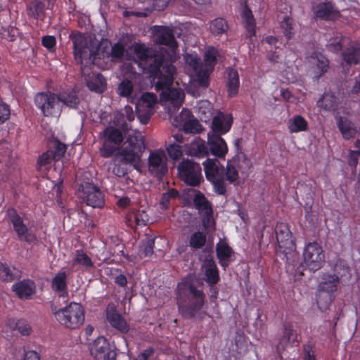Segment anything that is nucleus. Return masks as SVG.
<instances>
[{"instance_id": "1", "label": "nucleus", "mask_w": 360, "mask_h": 360, "mask_svg": "<svg viewBox=\"0 0 360 360\" xmlns=\"http://www.w3.org/2000/svg\"><path fill=\"white\" fill-rule=\"evenodd\" d=\"M70 39L72 43L75 60L80 65L81 72L88 88L92 91L103 93L105 89V77L101 73L90 75L89 72L90 67L95 64L98 53L90 47L88 39L82 32H72Z\"/></svg>"}, {"instance_id": "2", "label": "nucleus", "mask_w": 360, "mask_h": 360, "mask_svg": "<svg viewBox=\"0 0 360 360\" xmlns=\"http://www.w3.org/2000/svg\"><path fill=\"white\" fill-rule=\"evenodd\" d=\"M205 294L194 285L184 282L176 288V303L179 314L185 319H192L205 303Z\"/></svg>"}, {"instance_id": "3", "label": "nucleus", "mask_w": 360, "mask_h": 360, "mask_svg": "<svg viewBox=\"0 0 360 360\" xmlns=\"http://www.w3.org/2000/svg\"><path fill=\"white\" fill-rule=\"evenodd\" d=\"M176 72L175 67L166 65L165 70L160 75L153 78L157 91H162L160 96L166 101H169L175 107L182 104L184 93L181 89L171 88L174 82V75Z\"/></svg>"}, {"instance_id": "4", "label": "nucleus", "mask_w": 360, "mask_h": 360, "mask_svg": "<svg viewBox=\"0 0 360 360\" xmlns=\"http://www.w3.org/2000/svg\"><path fill=\"white\" fill-rule=\"evenodd\" d=\"M134 53L137 58L144 63L150 77L153 78L160 75L165 70L166 65L172 64L167 56L161 53L152 54V51L146 48L143 44L135 45Z\"/></svg>"}, {"instance_id": "5", "label": "nucleus", "mask_w": 360, "mask_h": 360, "mask_svg": "<svg viewBox=\"0 0 360 360\" xmlns=\"http://www.w3.org/2000/svg\"><path fill=\"white\" fill-rule=\"evenodd\" d=\"M58 321L67 328L76 329L84 321V311L82 306L76 302H71L68 307L54 312Z\"/></svg>"}, {"instance_id": "6", "label": "nucleus", "mask_w": 360, "mask_h": 360, "mask_svg": "<svg viewBox=\"0 0 360 360\" xmlns=\"http://www.w3.org/2000/svg\"><path fill=\"white\" fill-rule=\"evenodd\" d=\"M145 148L143 137L140 133H136L128 136L120 148L119 155L122 157L124 162L135 165L139 162Z\"/></svg>"}, {"instance_id": "7", "label": "nucleus", "mask_w": 360, "mask_h": 360, "mask_svg": "<svg viewBox=\"0 0 360 360\" xmlns=\"http://www.w3.org/2000/svg\"><path fill=\"white\" fill-rule=\"evenodd\" d=\"M206 179L212 183L214 190L219 195H225L226 186L224 178V169L220 166L219 162L216 159L207 158L203 162Z\"/></svg>"}, {"instance_id": "8", "label": "nucleus", "mask_w": 360, "mask_h": 360, "mask_svg": "<svg viewBox=\"0 0 360 360\" xmlns=\"http://www.w3.org/2000/svg\"><path fill=\"white\" fill-rule=\"evenodd\" d=\"M276 240L278 250L285 255L286 261L290 263L297 257L295 252V243L287 224L281 223L276 227Z\"/></svg>"}, {"instance_id": "9", "label": "nucleus", "mask_w": 360, "mask_h": 360, "mask_svg": "<svg viewBox=\"0 0 360 360\" xmlns=\"http://www.w3.org/2000/svg\"><path fill=\"white\" fill-rule=\"evenodd\" d=\"M177 170L179 179L188 186L196 187L203 181L200 164L193 160L183 159L179 162Z\"/></svg>"}, {"instance_id": "10", "label": "nucleus", "mask_w": 360, "mask_h": 360, "mask_svg": "<svg viewBox=\"0 0 360 360\" xmlns=\"http://www.w3.org/2000/svg\"><path fill=\"white\" fill-rule=\"evenodd\" d=\"M78 195L83 202L94 208H101L105 205L103 193L91 183L82 184L78 189Z\"/></svg>"}, {"instance_id": "11", "label": "nucleus", "mask_w": 360, "mask_h": 360, "mask_svg": "<svg viewBox=\"0 0 360 360\" xmlns=\"http://www.w3.org/2000/svg\"><path fill=\"white\" fill-rule=\"evenodd\" d=\"M304 262L310 271L320 269L325 262V255L322 248L316 242L309 243L303 252Z\"/></svg>"}, {"instance_id": "12", "label": "nucleus", "mask_w": 360, "mask_h": 360, "mask_svg": "<svg viewBox=\"0 0 360 360\" xmlns=\"http://www.w3.org/2000/svg\"><path fill=\"white\" fill-rule=\"evenodd\" d=\"M91 355L96 360H115L116 352L104 337H98L89 345Z\"/></svg>"}, {"instance_id": "13", "label": "nucleus", "mask_w": 360, "mask_h": 360, "mask_svg": "<svg viewBox=\"0 0 360 360\" xmlns=\"http://www.w3.org/2000/svg\"><path fill=\"white\" fill-rule=\"evenodd\" d=\"M36 106L45 116L54 115L58 112L57 94L39 93L34 98Z\"/></svg>"}, {"instance_id": "14", "label": "nucleus", "mask_w": 360, "mask_h": 360, "mask_svg": "<svg viewBox=\"0 0 360 360\" xmlns=\"http://www.w3.org/2000/svg\"><path fill=\"white\" fill-rule=\"evenodd\" d=\"M7 215L9 221L13 226L19 240H24L28 243H33L37 240L36 236L28 231L27 226L23 223L22 219L14 209H8Z\"/></svg>"}, {"instance_id": "15", "label": "nucleus", "mask_w": 360, "mask_h": 360, "mask_svg": "<svg viewBox=\"0 0 360 360\" xmlns=\"http://www.w3.org/2000/svg\"><path fill=\"white\" fill-rule=\"evenodd\" d=\"M167 160L163 150L150 152L148 158L149 172L158 178L164 176L168 171Z\"/></svg>"}, {"instance_id": "16", "label": "nucleus", "mask_w": 360, "mask_h": 360, "mask_svg": "<svg viewBox=\"0 0 360 360\" xmlns=\"http://www.w3.org/2000/svg\"><path fill=\"white\" fill-rule=\"evenodd\" d=\"M174 120L176 125L181 127L183 131L186 134H196L202 130L198 120L186 108H184Z\"/></svg>"}, {"instance_id": "17", "label": "nucleus", "mask_w": 360, "mask_h": 360, "mask_svg": "<svg viewBox=\"0 0 360 360\" xmlns=\"http://www.w3.org/2000/svg\"><path fill=\"white\" fill-rule=\"evenodd\" d=\"M125 118L129 122L134 120L135 114L134 113L133 108L129 105L124 107V112L120 111L115 112L113 119V123L115 127L120 128L122 132L127 133L131 127L126 122Z\"/></svg>"}, {"instance_id": "18", "label": "nucleus", "mask_w": 360, "mask_h": 360, "mask_svg": "<svg viewBox=\"0 0 360 360\" xmlns=\"http://www.w3.org/2000/svg\"><path fill=\"white\" fill-rule=\"evenodd\" d=\"M207 148L209 152L218 158H224L227 153L228 148L225 141L219 135L208 134Z\"/></svg>"}, {"instance_id": "19", "label": "nucleus", "mask_w": 360, "mask_h": 360, "mask_svg": "<svg viewBox=\"0 0 360 360\" xmlns=\"http://www.w3.org/2000/svg\"><path fill=\"white\" fill-rule=\"evenodd\" d=\"M232 117L225 115L222 113L218 114L214 116L212 122V134L219 135L226 134L228 132L232 125Z\"/></svg>"}, {"instance_id": "20", "label": "nucleus", "mask_w": 360, "mask_h": 360, "mask_svg": "<svg viewBox=\"0 0 360 360\" xmlns=\"http://www.w3.org/2000/svg\"><path fill=\"white\" fill-rule=\"evenodd\" d=\"M297 341L296 330H295L292 324L285 323L283 326L282 335L278 340L277 351L280 352L281 350H284L290 344Z\"/></svg>"}, {"instance_id": "21", "label": "nucleus", "mask_w": 360, "mask_h": 360, "mask_svg": "<svg viewBox=\"0 0 360 360\" xmlns=\"http://www.w3.org/2000/svg\"><path fill=\"white\" fill-rule=\"evenodd\" d=\"M106 318L112 327L122 333L126 334L129 330V325L124 318L113 307L108 308Z\"/></svg>"}, {"instance_id": "22", "label": "nucleus", "mask_w": 360, "mask_h": 360, "mask_svg": "<svg viewBox=\"0 0 360 360\" xmlns=\"http://www.w3.org/2000/svg\"><path fill=\"white\" fill-rule=\"evenodd\" d=\"M314 13L315 18L324 20H333L339 16V12L331 2L319 4Z\"/></svg>"}, {"instance_id": "23", "label": "nucleus", "mask_w": 360, "mask_h": 360, "mask_svg": "<svg viewBox=\"0 0 360 360\" xmlns=\"http://www.w3.org/2000/svg\"><path fill=\"white\" fill-rule=\"evenodd\" d=\"M205 269L204 280L210 285L216 284L219 280V271L214 261L212 259H206L202 265Z\"/></svg>"}, {"instance_id": "24", "label": "nucleus", "mask_w": 360, "mask_h": 360, "mask_svg": "<svg viewBox=\"0 0 360 360\" xmlns=\"http://www.w3.org/2000/svg\"><path fill=\"white\" fill-rule=\"evenodd\" d=\"M13 290L19 297L28 299L35 292V285L33 281L24 280L14 284Z\"/></svg>"}, {"instance_id": "25", "label": "nucleus", "mask_w": 360, "mask_h": 360, "mask_svg": "<svg viewBox=\"0 0 360 360\" xmlns=\"http://www.w3.org/2000/svg\"><path fill=\"white\" fill-rule=\"evenodd\" d=\"M155 42L159 44L167 46L171 49L177 48V42L173 32L168 27H162L159 30L156 36Z\"/></svg>"}, {"instance_id": "26", "label": "nucleus", "mask_w": 360, "mask_h": 360, "mask_svg": "<svg viewBox=\"0 0 360 360\" xmlns=\"http://www.w3.org/2000/svg\"><path fill=\"white\" fill-rule=\"evenodd\" d=\"M336 120L338 127L345 139L354 137L356 134V129L354 123L342 116L337 117Z\"/></svg>"}, {"instance_id": "27", "label": "nucleus", "mask_w": 360, "mask_h": 360, "mask_svg": "<svg viewBox=\"0 0 360 360\" xmlns=\"http://www.w3.org/2000/svg\"><path fill=\"white\" fill-rule=\"evenodd\" d=\"M340 281L332 274H325L321 277V281L319 284L318 290L326 291L334 294L337 290L338 285Z\"/></svg>"}, {"instance_id": "28", "label": "nucleus", "mask_w": 360, "mask_h": 360, "mask_svg": "<svg viewBox=\"0 0 360 360\" xmlns=\"http://www.w3.org/2000/svg\"><path fill=\"white\" fill-rule=\"evenodd\" d=\"M193 203L196 209L204 212L207 217H211L213 210L210 202L200 191H198L193 198Z\"/></svg>"}, {"instance_id": "29", "label": "nucleus", "mask_w": 360, "mask_h": 360, "mask_svg": "<svg viewBox=\"0 0 360 360\" xmlns=\"http://www.w3.org/2000/svg\"><path fill=\"white\" fill-rule=\"evenodd\" d=\"M342 59L348 65L360 63V46L351 45L342 53Z\"/></svg>"}, {"instance_id": "30", "label": "nucleus", "mask_w": 360, "mask_h": 360, "mask_svg": "<svg viewBox=\"0 0 360 360\" xmlns=\"http://www.w3.org/2000/svg\"><path fill=\"white\" fill-rule=\"evenodd\" d=\"M335 278L340 281H348L351 278L350 268L344 260H338L333 267Z\"/></svg>"}, {"instance_id": "31", "label": "nucleus", "mask_w": 360, "mask_h": 360, "mask_svg": "<svg viewBox=\"0 0 360 360\" xmlns=\"http://www.w3.org/2000/svg\"><path fill=\"white\" fill-rule=\"evenodd\" d=\"M57 98L58 103L61 102L64 105L72 108H77L79 103V98L77 93L73 90L60 93L57 95Z\"/></svg>"}, {"instance_id": "32", "label": "nucleus", "mask_w": 360, "mask_h": 360, "mask_svg": "<svg viewBox=\"0 0 360 360\" xmlns=\"http://www.w3.org/2000/svg\"><path fill=\"white\" fill-rule=\"evenodd\" d=\"M227 82L229 96L232 97L238 94L239 88V77L236 70L229 69L227 70Z\"/></svg>"}, {"instance_id": "33", "label": "nucleus", "mask_w": 360, "mask_h": 360, "mask_svg": "<svg viewBox=\"0 0 360 360\" xmlns=\"http://www.w3.org/2000/svg\"><path fill=\"white\" fill-rule=\"evenodd\" d=\"M241 17L243 20L244 26L248 32L247 37L251 39L255 34V20L251 10L245 6L243 11Z\"/></svg>"}, {"instance_id": "34", "label": "nucleus", "mask_w": 360, "mask_h": 360, "mask_svg": "<svg viewBox=\"0 0 360 360\" xmlns=\"http://www.w3.org/2000/svg\"><path fill=\"white\" fill-rule=\"evenodd\" d=\"M20 271L15 267L11 268L7 264L0 262V279L10 282L20 277Z\"/></svg>"}, {"instance_id": "35", "label": "nucleus", "mask_w": 360, "mask_h": 360, "mask_svg": "<svg viewBox=\"0 0 360 360\" xmlns=\"http://www.w3.org/2000/svg\"><path fill=\"white\" fill-rule=\"evenodd\" d=\"M47 8H50L49 0H34L30 6L31 15L34 18H43L45 16L46 4Z\"/></svg>"}, {"instance_id": "36", "label": "nucleus", "mask_w": 360, "mask_h": 360, "mask_svg": "<svg viewBox=\"0 0 360 360\" xmlns=\"http://www.w3.org/2000/svg\"><path fill=\"white\" fill-rule=\"evenodd\" d=\"M334 297V294L331 292L317 290L316 303L318 307L321 311L326 310L331 304Z\"/></svg>"}, {"instance_id": "37", "label": "nucleus", "mask_w": 360, "mask_h": 360, "mask_svg": "<svg viewBox=\"0 0 360 360\" xmlns=\"http://www.w3.org/2000/svg\"><path fill=\"white\" fill-rule=\"evenodd\" d=\"M103 133L107 139L106 141L116 146H120L123 141L122 132L117 128L108 127L105 129Z\"/></svg>"}, {"instance_id": "38", "label": "nucleus", "mask_w": 360, "mask_h": 360, "mask_svg": "<svg viewBox=\"0 0 360 360\" xmlns=\"http://www.w3.org/2000/svg\"><path fill=\"white\" fill-rule=\"evenodd\" d=\"M179 193L175 188H171L167 192L164 193L159 202L160 208L162 210L169 209L171 200L179 197Z\"/></svg>"}, {"instance_id": "39", "label": "nucleus", "mask_w": 360, "mask_h": 360, "mask_svg": "<svg viewBox=\"0 0 360 360\" xmlns=\"http://www.w3.org/2000/svg\"><path fill=\"white\" fill-rule=\"evenodd\" d=\"M206 235L202 231L193 233L189 239V246L191 249L197 250L202 248L206 243Z\"/></svg>"}, {"instance_id": "40", "label": "nucleus", "mask_w": 360, "mask_h": 360, "mask_svg": "<svg viewBox=\"0 0 360 360\" xmlns=\"http://www.w3.org/2000/svg\"><path fill=\"white\" fill-rule=\"evenodd\" d=\"M156 101L157 97L154 94L145 93L138 100L136 106L138 108L152 110V108L155 104Z\"/></svg>"}, {"instance_id": "41", "label": "nucleus", "mask_w": 360, "mask_h": 360, "mask_svg": "<svg viewBox=\"0 0 360 360\" xmlns=\"http://www.w3.org/2000/svg\"><path fill=\"white\" fill-rule=\"evenodd\" d=\"M67 274L65 272H59L52 281V288L58 292H63L67 289Z\"/></svg>"}, {"instance_id": "42", "label": "nucleus", "mask_w": 360, "mask_h": 360, "mask_svg": "<svg viewBox=\"0 0 360 360\" xmlns=\"http://www.w3.org/2000/svg\"><path fill=\"white\" fill-rule=\"evenodd\" d=\"M227 22L221 18L213 20L211 22L210 30L213 34H221L228 30Z\"/></svg>"}, {"instance_id": "43", "label": "nucleus", "mask_w": 360, "mask_h": 360, "mask_svg": "<svg viewBox=\"0 0 360 360\" xmlns=\"http://www.w3.org/2000/svg\"><path fill=\"white\" fill-rule=\"evenodd\" d=\"M217 255L219 261L229 260L232 254L233 250L226 243L220 242L217 245Z\"/></svg>"}, {"instance_id": "44", "label": "nucleus", "mask_w": 360, "mask_h": 360, "mask_svg": "<svg viewBox=\"0 0 360 360\" xmlns=\"http://www.w3.org/2000/svg\"><path fill=\"white\" fill-rule=\"evenodd\" d=\"M129 221H134L136 226H146L149 217L145 210H138L129 216Z\"/></svg>"}, {"instance_id": "45", "label": "nucleus", "mask_w": 360, "mask_h": 360, "mask_svg": "<svg viewBox=\"0 0 360 360\" xmlns=\"http://www.w3.org/2000/svg\"><path fill=\"white\" fill-rule=\"evenodd\" d=\"M53 150H49L54 160H59L61 159L67 150L66 145L61 143L58 139L53 141Z\"/></svg>"}, {"instance_id": "46", "label": "nucleus", "mask_w": 360, "mask_h": 360, "mask_svg": "<svg viewBox=\"0 0 360 360\" xmlns=\"http://www.w3.org/2000/svg\"><path fill=\"white\" fill-rule=\"evenodd\" d=\"M134 85L131 81L124 79L118 85L117 93L122 97H128L133 91Z\"/></svg>"}, {"instance_id": "47", "label": "nucleus", "mask_w": 360, "mask_h": 360, "mask_svg": "<svg viewBox=\"0 0 360 360\" xmlns=\"http://www.w3.org/2000/svg\"><path fill=\"white\" fill-rule=\"evenodd\" d=\"M292 132L304 131L307 128V122L301 115H296L293 118V122L289 127Z\"/></svg>"}, {"instance_id": "48", "label": "nucleus", "mask_w": 360, "mask_h": 360, "mask_svg": "<svg viewBox=\"0 0 360 360\" xmlns=\"http://www.w3.org/2000/svg\"><path fill=\"white\" fill-rule=\"evenodd\" d=\"M292 22L293 20L292 18L285 16L284 17L283 21L281 22V27L283 30V32L288 39H291L294 35Z\"/></svg>"}, {"instance_id": "49", "label": "nucleus", "mask_w": 360, "mask_h": 360, "mask_svg": "<svg viewBox=\"0 0 360 360\" xmlns=\"http://www.w3.org/2000/svg\"><path fill=\"white\" fill-rule=\"evenodd\" d=\"M217 60L214 50H209L205 53L203 69L212 71Z\"/></svg>"}, {"instance_id": "50", "label": "nucleus", "mask_w": 360, "mask_h": 360, "mask_svg": "<svg viewBox=\"0 0 360 360\" xmlns=\"http://www.w3.org/2000/svg\"><path fill=\"white\" fill-rule=\"evenodd\" d=\"M212 71H208V70L202 69L198 72H195L197 75V82L200 86L202 88H207L210 84V74Z\"/></svg>"}, {"instance_id": "51", "label": "nucleus", "mask_w": 360, "mask_h": 360, "mask_svg": "<svg viewBox=\"0 0 360 360\" xmlns=\"http://www.w3.org/2000/svg\"><path fill=\"white\" fill-rule=\"evenodd\" d=\"M186 63L193 68L194 72H198L200 70L203 69V64L201 60L197 56L187 54L185 56Z\"/></svg>"}, {"instance_id": "52", "label": "nucleus", "mask_w": 360, "mask_h": 360, "mask_svg": "<svg viewBox=\"0 0 360 360\" xmlns=\"http://www.w3.org/2000/svg\"><path fill=\"white\" fill-rule=\"evenodd\" d=\"M166 149L169 156L173 160H178L183 155L181 146L175 143L169 144Z\"/></svg>"}, {"instance_id": "53", "label": "nucleus", "mask_w": 360, "mask_h": 360, "mask_svg": "<svg viewBox=\"0 0 360 360\" xmlns=\"http://www.w3.org/2000/svg\"><path fill=\"white\" fill-rule=\"evenodd\" d=\"M136 115L140 122L143 124H146L149 122L151 116L153 114V110L150 109L138 108L136 106Z\"/></svg>"}, {"instance_id": "54", "label": "nucleus", "mask_w": 360, "mask_h": 360, "mask_svg": "<svg viewBox=\"0 0 360 360\" xmlns=\"http://www.w3.org/2000/svg\"><path fill=\"white\" fill-rule=\"evenodd\" d=\"M225 176L226 179L229 183L236 184L238 179V170L233 165L228 164L226 172L224 171V176Z\"/></svg>"}, {"instance_id": "55", "label": "nucleus", "mask_w": 360, "mask_h": 360, "mask_svg": "<svg viewBox=\"0 0 360 360\" xmlns=\"http://www.w3.org/2000/svg\"><path fill=\"white\" fill-rule=\"evenodd\" d=\"M154 239L148 238L140 249V254L143 257H149L151 256L153 253L154 248Z\"/></svg>"}, {"instance_id": "56", "label": "nucleus", "mask_w": 360, "mask_h": 360, "mask_svg": "<svg viewBox=\"0 0 360 360\" xmlns=\"http://www.w3.org/2000/svg\"><path fill=\"white\" fill-rule=\"evenodd\" d=\"M332 96L324 95L317 102L319 107L323 108L326 110H331L335 108V105L332 103Z\"/></svg>"}, {"instance_id": "57", "label": "nucleus", "mask_w": 360, "mask_h": 360, "mask_svg": "<svg viewBox=\"0 0 360 360\" xmlns=\"http://www.w3.org/2000/svg\"><path fill=\"white\" fill-rule=\"evenodd\" d=\"M192 154L196 158L207 157L209 154L207 145H205L204 143L198 144L196 147L193 148Z\"/></svg>"}, {"instance_id": "58", "label": "nucleus", "mask_w": 360, "mask_h": 360, "mask_svg": "<svg viewBox=\"0 0 360 360\" xmlns=\"http://www.w3.org/2000/svg\"><path fill=\"white\" fill-rule=\"evenodd\" d=\"M75 261L77 263L86 267H91L94 266V264L90 257L82 252H77Z\"/></svg>"}, {"instance_id": "59", "label": "nucleus", "mask_w": 360, "mask_h": 360, "mask_svg": "<svg viewBox=\"0 0 360 360\" xmlns=\"http://www.w3.org/2000/svg\"><path fill=\"white\" fill-rule=\"evenodd\" d=\"M125 49L120 43H116L111 47L110 56L113 59L122 58Z\"/></svg>"}, {"instance_id": "60", "label": "nucleus", "mask_w": 360, "mask_h": 360, "mask_svg": "<svg viewBox=\"0 0 360 360\" xmlns=\"http://www.w3.org/2000/svg\"><path fill=\"white\" fill-rule=\"evenodd\" d=\"M303 360H316L314 345L308 343L303 346Z\"/></svg>"}, {"instance_id": "61", "label": "nucleus", "mask_w": 360, "mask_h": 360, "mask_svg": "<svg viewBox=\"0 0 360 360\" xmlns=\"http://www.w3.org/2000/svg\"><path fill=\"white\" fill-rule=\"evenodd\" d=\"M10 115L9 106L0 101V124L6 122L9 118Z\"/></svg>"}, {"instance_id": "62", "label": "nucleus", "mask_w": 360, "mask_h": 360, "mask_svg": "<svg viewBox=\"0 0 360 360\" xmlns=\"http://www.w3.org/2000/svg\"><path fill=\"white\" fill-rule=\"evenodd\" d=\"M111 142L105 141L101 149V154L105 158L110 157L116 150L117 147L111 146Z\"/></svg>"}, {"instance_id": "63", "label": "nucleus", "mask_w": 360, "mask_h": 360, "mask_svg": "<svg viewBox=\"0 0 360 360\" xmlns=\"http://www.w3.org/2000/svg\"><path fill=\"white\" fill-rule=\"evenodd\" d=\"M51 160H53V157L52 156L51 153L49 150L46 151V153H44L42 155H41L37 161V165L39 167H42L44 165H46L51 162Z\"/></svg>"}, {"instance_id": "64", "label": "nucleus", "mask_w": 360, "mask_h": 360, "mask_svg": "<svg viewBox=\"0 0 360 360\" xmlns=\"http://www.w3.org/2000/svg\"><path fill=\"white\" fill-rule=\"evenodd\" d=\"M359 157H360V151L350 150L349 158H348V164L351 167L356 168L358 165Z\"/></svg>"}]
</instances>
